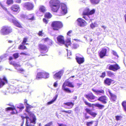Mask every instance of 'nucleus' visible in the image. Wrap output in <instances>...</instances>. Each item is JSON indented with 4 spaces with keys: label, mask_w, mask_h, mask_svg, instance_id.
Segmentation results:
<instances>
[{
    "label": "nucleus",
    "mask_w": 126,
    "mask_h": 126,
    "mask_svg": "<svg viewBox=\"0 0 126 126\" xmlns=\"http://www.w3.org/2000/svg\"><path fill=\"white\" fill-rule=\"evenodd\" d=\"M27 112L29 114L30 117L27 116L24 117L22 115L21 116V117L23 121L24 120L25 118L26 119V120L25 126H34V125H32L31 124L32 123L34 124H36V119L35 116L31 111V113H29L28 112Z\"/></svg>",
    "instance_id": "f257e3e1"
},
{
    "label": "nucleus",
    "mask_w": 126,
    "mask_h": 126,
    "mask_svg": "<svg viewBox=\"0 0 126 126\" xmlns=\"http://www.w3.org/2000/svg\"><path fill=\"white\" fill-rule=\"evenodd\" d=\"M51 26L53 30L58 31L63 27V25L61 21H54L52 22Z\"/></svg>",
    "instance_id": "f03ea898"
},
{
    "label": "nucleus",
    "mask_w": 126,
    "mask_h": 126,
    "mask_svg": "<svg viewBox=\"0 0 126 126\" xmlns=\"http://www.w3.org/2000/svg\"><path fill=\"white\" fill-rule=\"evenodd\" d=\"M12 31V29L10 27L4 26L2 27L0 32L2 35H6L11 33Z\"/></svg>",
    "instance_id": "7ed1b4c3"
},
{
    "label": "nucleus",
    "mask_w": 126,
    "mask_h": 126,
    "mask_svg": "<svg viewBox=\"0 0 126 126\" xmlns=\"http://www.w3.org/2000/svg\"><path fill=\"white\" fill-rule=\"evenodd\" d=\"M34 5L33 3L30 2H26L23 5V7L28 11L33 10L34 7Z\"/></svg>",
    "instance_id": "20e7f679"
},
{
    "label": "nucleus",
    "mask_w": 126,
    "mask_h": 126,
    "mask_svg": "<svg viewBox=\"0 0 126 126\" xmlns=\"http://www.w3.org/2000/svg\"><path fill=\"white\" fill-rule=\"evenodd\" d=\"M10 16L11 17H13V18L12 19L9 18V19L10 21H12V22L15 26L21 28H23L22 24L17 21L12 15H10Z\"/></svg>",
    "instance_id": "39448f33"
},
{
    "label": "nucleus",
    "mask_w": 126,
    "mask_h": 126,
    "mask_svg": "<svg viewBox=\"0 0 126 126\" xmlns=\"http://www.w3.org/2000/svg\"><path fill=\"white\" fill-rule=\"evenodd\" d=\"M38 49L42 53H45L47 52L48 49L47 47L42 44H39L38 45Z\"/></svg>",
    "instance_id": "423d86ee"
},
{
    "label": "nucleus",
    "mask_w": 126,
    "mask_h": 126,
    "mask_svg": "<svg viewBox=\"0 0 126 126\" xmlns=\"http://www.w3.org/2000/svg\"><path fill=\"white\" fill-rule=\"evenodd\" d=\"M120 67L117 64L110 65L109 66L108 69L110 70L113 71H117L120 69Z\"/></svg>",
    "instance_id": "0eeeda50"
},
{
    "label": "nucleus",
    "mask_w": 126,
    "mask_h": 126,
    "mask_svg": "<svg viewBox=\"0 0 126 126\" xmlns=\"http://www.w3.org/2000/svg\"><path fill=\"white\" fill-rule=\"evenodd\" d=\"M77 21L80 27H83L87 24L86 22L81 18H78L77 20Z\"/></svg>",
    "instance_id": "6e6552de"
},
{
    "label": "nucleus",
    "mask_w": 126,
    "mask_h": 126,
    "mask_svg": "<svg viewBox=\"0 0 126 126\" xmlns=\"http://www.w3.org/2000/svg\"><path fill=\"white\" fill-rule=\"evenodd\" d=\"M28 100L26 99L24 100V104L25 105L26 108L25 111L27 112H28L29 113H30L31 111L30 109L33 108V107L30 105L28 103Z\"/></svg>",
    "instance_id": "1a4fd4ad"
},
{
    "label": "nucleus",
    "mask_w": 126,
    "mask_h": 126,
    "mask_svg": "<svg viewBox=\"0 0 126 126\" xmlns=\"http://www.w3.org/2000/svg\"><path fill=\"white\" fill-rule=\"evenodd\" d=\"M11 107H8L5 109V110L6 111L9 110H12L11 113L12 114H17L18 112V111L16 110L14 106H12Z\"/></svg>",
    "instance_id": "9d476101"
},
{
    "label": "nucleus",
    "mask_w": 126,
    "mask_h": 126,
    "mask_svg": "<svg viewBox=\"0 0 126 126\" xmlns=\"http://www.w3.org/2000/svg\"><path fill=\"white\" fill-rule=\"evenodd\" d=\"M107 51V49L106 48H102L101 50L98 54L100 58L101 59H102L104 57L106 56Z\"/></svg>",
    "instance_id": "9b49d317"
},
{
    "label": "nucleus",
    "mask_w": 126,
    "mask_h": 126,
    "mask_svg": "<svg viewBox=\"0 0 126 126\" xmlns=\"http://www.w3.org/2000/svg\"><path fill=\"white\" fill-rule=\"evenodd\" d=\"M97 100L104 104H106L107 103L108 98L106 96L103 95L99 97Z\"/></svg>",
    "instance_id": "f8f14e48"
},
{
    "label": "nucleus",
    "mask_w": 126,
    "mask_h": 126,
    "mask_svg": "<svg viewBox=\"0 0 126 126\" xmlns=\"http://www.w3.org/2000/svg\"><path fill=\"white\" fill-rule=\"evenodd\" d=\"M84 96L91 101H92V100H94L96 98V97L92 93L85 94Z\"/></svg>",
    "instance_id": "ddd939ff"
},
{
    "label": "nucleus",
    "mask_w": 126,
    "mask_h": 126,
    "mask_svg": "<svg viewBox=\"0 0 126 126\" xmlns=\"http://www.w3.org/2000/svg\"><path fill=\"white\" fill-rule=\"evenodd\" d=\"M0 82L3 86L5 83H7L8 82V80L6 77L3 75L0 78Z\"/></svg>",
    "instance_id": "4468645a"
},
{
    "label": "nucleus",
    "mask_w": 126,
    "mask_h": 126,
    "mask_svg": "<svg viewBox=\"0 0 126 126\" xmlns=\"http://www.w3.org/2000/svg\"><path fill=\"white\" fill-rule=\"evenodd\" d=\"M63 73V70H61L58 72L54 74L53 76V78L54 79H60L61 77L62 76Z\"/></svg>",
    "instance_id": "2eb2a0df"
},
{
    "label": "nucleus",
    "mask_w": 126,
    "mask_h": 126,
    "mask_svg": "<svg viewBox=\"0 0 126 126\" xmlns=\"http://www.w3.org/2000/svg\"><path fill=\"white\" fill-rule=\"evenodd\" d=\"M113 81L111 79L109 78H106L104 80V83L106 86H109L111 85Z\"/></svg>",
    "instance_id": "dca6fc26"
},
{
    "label": "nucleus",
    "mask_w": 126,
    "mask_h": 126,
    "mask_svg": "<svg viewBox=\"0 0 126 126\" xmlns=\"http://www.w3.org/2000/svg\"><path fill=\"white\" fill-rule=\"evenodd\" d=\"M11 10L14 12H17L20 9V7L17 4H14L12 5L10 8Z\"/></svg>",
    "instance_id": "f3484780"
},
{
    "label": "nucleus",
    "mask_w": 126,
    "mask_h": 126,
    "mask_svg": "<svg viewBox=\"0 0 126 126\" xmlns=\"http://www.w3.org/2000/svg\"><path fill=\"white\" fill-rule=\"evenodd\" d=\"M58 41L60 43L64 44L65 41L64 39V36L62 35H59L57 37Z\"/></svg>",
    "instance_id": "a211bd4d"
},
{
    "label": "nucleus",
    "mask_w": 126,
    "mask_h": 126,
    "mask_svg": "<svg viewBox=\"0 0 126 126\" xmlns=\"http://www.w3.org/2000/svg\"><path fill=\"white\" fill-rule=\"evenodd\" d=\"M109 92L110 96V100L113 101H115L117 99V96L115 94L111 93L110 91H109Z\"/></svg>",
    "instance_id": "6ab92c4d"
},
{
    "label": "nucleus",
    "mask_w": 126,
    "mask_h": 126,
    "mask_svg": "<svg viewBox=\"0 0 126 126\" xmlns=\"http://www.w3.org/2000/svg\"><path fill=\"white\" fill-rule=\"evenodd\" d=\"M49 4L50 6H53L60 4V3L58 0H51L49 2Z\"/></svg>",
    "instance_id": "aec40b11"
},
{
    "label": "nucleus",
    "mask_w": 126,
    "mask_h": 126,
    "mask_svg": "<svg viewBox=\"0 0 126 126\" xmlns=\"http://www.w3.org/2000/svg\"><path fill=\"white\" fill-rule=\"evenodd\" d=\"M92 90L96 94H104L105 93L104 91L102 89L100 90H96L94 88H92Z\"/></svg>",
    "instance_id": "412c9836"
},
{
    "label": "nucleus",
    "mask_w": 126,
    "mask_h": 126,
    "mask_svg": "<svg viewBox=\"0 0 126 126\" xmlns=\"http://www.w3.org/2000/svg\"><path fill=\"white\" fill-rule=\"evenodd\" d=\"M77 62L79 64L82 63L84 62V57H77L76 58Z\"/></svg>",
    "instance_id": "4be33fe9"
},
{
    "label": "nucleus",
    "mask_w": 126,
    "mask_h": 126,
    "mask_svg": "<svg viewBox=\"0 0 126 126\" xmlns=\"http://www.w3.org/2000/svg\"><path fill=\"white\" fill-rule=\"evenodd\" d=\"M60 6V4L59 5H54L53 6H51V9L53 11L56 12L59 9Z\"/></svg>",
    "instance_id": "5701e85b"
},
{
    "label": "nucleus",
    "mask_w": 126,
    "mask_h": 126,
    "mask_svg": "<svg viewBox=\"0 0 126 126\" xmlns=\"http://www.w3.org/2000/svg\"><path fill=\"white\" fill-rule=\"evenodd\" d=\"M61 9L62 11L64 13H66L67 12V8L66 6L64 3L61 4Z\"/></svg>",
    "instance_id": "b1692460"
},
{
    "label": "nucleus",
    "mask_w": 126,
    "mask_h": 126,
    "mask_svg": "<svg viewBox=\"0 0 126 126\" xmlns=\"http://www.w3.org/2000/svg\"><path fill=\"white\" fill-rule=\"evenodd\" d=\"M42 40H44L45 42L48 41L49 43H48V45H49L51 46L53 44V42L48 37L43 38L42 39Z\"/></svg>",
    "instance_id": "393cba45"
},
{
    "label": "nucleus",
    "mask_w": 126,
    "mask_h": 126,
    "mask_svg": "<svg viewBox=\"0 0 126 126\" xmlns=\"http://www.w3.org/2000/svg\"><path fill=\"white\" fill-rule=\"evenodd\" d=\"M64 104L67 106H69L70 107V108H72L74 106V102H68L64 103Z\"/></svg>",
    "instance_id": "a878e982"
},
{
    "label": "nucleus",
    "mask_w": 126,
    "mask_h": 126,
    "mask_svg": "<svg viewBox=\"0 0 126 126\" xmlns=\"http://www.w3.org/2000/svg\"><path fill=\"white\" fill-rule=\"evenodd\" d=\"M43 78V72H38L36 76V79H39Z\"/></svg>",
    "instance_id": "bb28decb"
},
{
    "label": "nucleus",
    "mask_w": 126,
    "mask_h": 126,
    "mask_svg": "<svg viewBox=\"0 0 126 126\" xmlns=\"http://www.w3.org/2000/svg\"><path fill=\"white\" fill-rule=\"evenodd\" d=\"M58 95H56L51 101L48 102L47 103V105H49L54 103L58 97Z\"/></svg>",
    "instance_id": "cd10ccee"
},
{
    "label": "nucleus",
    "mask_w": 126,
    "mask_h": 126,
    "mask_svg": "<svg viewBox=\"0 0 126 126\" xmlns=\"http://www.w3.org/2000/svg\"><path fill=\"white\" fill-rule=\"evenodd\" d=\"M9 63L10 64L13 65L15 67H20V64L17 63L14 61H10Z\"/></svg>",
    "instance_id": "c85d7f7f"
},
{
    "label": "nucleus",
    "mask_w": 126,
    "mask_h": 126,
    "mask_svg": "<svg viewBox=\"0 0 126 126\" xmlns=\"http://www.w3.org/2000/svg\"><path fill=\"white\" fill-rule=\"evenodd\" d=\"M39 10L41 12L44 13L46 11V9L44 6L43 5H41L40 6L39 8Z\"/></svg>",
    "instance_id": "c756f323"
},
{
    "label": "nucleus",
    "mask_w": 126,
    "mask_h": 126,
    "mask_svg": "<svg viewBox=\"0 0 126 126\" xmlns=\"http://www.w3.org/2000/svg\"><path fill=\"white\" fill-rule=\"evenodd\" d=\"M107 75L108 76L110 77H114L115 76V74L110 71H107Z\"/></svg>",
    "instance_id": "7c9ffc66"
},
{
    "label": "nucleus",
    "mask_w": 126,
    "mask_h": 126,
    "mask_svg": "<svg viewBox=\"0 0 126 126\" xmlns=\"http://www.w3.org/2000/svg\"><path fill=\"white\" fill-rule=\"evenodd\" d=\"M89 9H86L83 12L82 15L89 16Z\"/></svg>",
    "instance_id": "2f4dec72"
},
{
    "label": "nucleus",
    "mask_w": 126,
    "mask_h": 126,
    "mask_svg": "<svg viewBox=\"0 0 126 126\" xmlns=\"http://www.w3.org/2000/svg\"><path fill=\"white\" fill-rule=\"evenodd\" d=\"M62 89L65 92L68 93H71L73 91H72L69 88H66L65 87H62Z\"/></svg>",
    "instance_id": "473e14b6"
},
{
    "label": "nucleus",
    "mask_w": 126,
    "mask_h": 126,
    "mask_svg": "<svg viewBox=\"0 0 126 126\" xmlns=\"http://www.w3.org/2000/svg\"><path fill=\"white\" fill-rule=\"evenodd\" d=\"M65 46L68 47V46L70 45L71 44V40L69 39H67L64 43Z\"/></svg>",
    "instance_id": "72a5a7b5"
},
{
    "label": "nucleus",
    "mask_w": 126,
    "mask_h": 126,
    "mask_svg": "<svg viewBox=\"0 0 126 126\" xmlns=\"http://www.w3.org/2000/svg\"><path fill=\"white\" fill-rule=\"evenodd\" d=\"M95 107H98L99 109H102L104 107L103 105L100 104L99 103H96L94 105Z\"/></svg>",
    "instance_id": "f704fd0d"
},
{
    "label": "nucleus",
    "mask_w": 126,
    "mask_h": 126,
    "mask_svg": "<svg viewBox=\"0 0 126 126\" xmlns=\"http://www.w3.org/2000/svg\"><path fill=\"white\" fill-rule=\"evenodd\" d=\"M52 16L51 14L49 12H47L45 15V17L47 18H50Z\"/></svg>",
    "instance_id": "c9c22d12"
},
{
    "label": "nucleus",
    "mask_w": 126,
    "mask_h": 126,
    "mask_svg": "<svg viewBox=\"0 0 126 126\" xmlns=\"http://www.w3.org/2000/svg\"><path fill=\"white\" fill-rule=\"evenodd\" d=\"M28 39V38L27 37L24 38H23V41L22 42V44L23 45H28V43H26Z\"/></svg>",
    "instance_id": "e433bc0d"
},
{
    "label": "nucleus",
    "mask_w": 126,
    "mask_h": 126,
    "mask_svg": "<svg viewBox=\"0 0 126 126\" xmlns=\"http://www.w3.org/2000/svg\"><path fill=\"white\" fill-rule=\"evenodd\" d=\"M24 45L22 44L19 45L18 47V49L21 50H24L27 49V48Z\"/></svg>",
    "instance_id": "4c0bfd02"
},
{
    "label": "nucleus",
    "mask_w": 126,
    "mask_h": 126,
    "mask_svg": "<svg viewBox=\"0 0 126 126\" xmlns=\"http://www.w3.org/2000/svg\"><path fill=\"white\" fill-rule=\"evenodd\" d=\"M49 77V74L46 72H43V78L45 79L48 78Z\"/></svg>",
    "instance_id": "58836bf2"
},
{
    "label": "nucleus",
    "mask_w": 126,
    "mask_h": 126,
    "mask_svg": "<svg viewBox=\"0 0 126 126\" xmlns=\"http://www.w3.org/2000/svg\"><path fill=\"white\" fill-rule=\"evenodd\" d=\"M124 110L126 112V101H124L122 103Z\"/></svg>",
    "instance_id": "ea45409f"
},
{
    "label": "nucleus",
    "mask_w": 126,
    "mask_h": 126,
    "mask_svg": "<svg viewBox=\"0 0 126 126\" xmlns=\"http://www.w3.org/2000/svg\"><path fill=\"white\" fill-rule=\"evenodd\" d=\"M70 82L67 80L65 81L63 83L62 87H66V86H68Z\"/></svg>",
    "instance_id": "a19ab883"
},
{
    "label": "nucleus",
    "mask_w": 126,
    "mask_h": 126,
    "mask_svg": "<svg viewBox=\"0 0 126 126\" xmlns=\"http://www.w3.org/2000/svg\"><path fill=\"white\" fill-rule=\"evenodd\" d=\"M91 2L93 4H96L98 3L100 0H90Z\"/></svg>",
    "instance_id": "79ce46f5"
},
{
    "label": "nucleus",
    "mask_w": 126,
    "mask_h": 126,
    "mask_svg": "<svg viewBox=\"0 0 126 126\" xmlns=\"http://www.w3.org/2000/svg\"><path fill=\"white\" fill-rule=\"evenodd\" d=\"M0 5L4 10L7 12H8V9L5 7V5L3 4L1 2H0Z\"/></svg>",
    "instance_id": "37998d69"
},
{
    "label": "nucleus",
    "mask_w": 126,
    "mask_h": 126,
    "mask_svg": "<svg viewBox=\"0 0 126 126\" xmlns=\"http://www.w3.org/2000/svg\"><path fill=\"white\" fill-rule=\"evenodd\" d=\"M79 46L78 45L77 43H74L73 44L72 47L73 49H76Z\"/></svg>",
    "instance_id": "c03bdc74"
},
{
    "label": "nucleus",
    "mask_w": 126,
    "mask_h": 126,
    "mask_svg": "<svg viewBox=\"0 0 126 126\" xmlns=\"http://www.w3.org/2000/svg\"><path fill=\"white\" fill-rule=\"evenodd\" d=\"M61 111L63 112H65L66 113H67L68 114H70L72 113V111L71 110H62Z\"/></svg>",
    "instance_id": "a18cd8bd"
},
{
    "label": "nucleus",
    "mask_w": 126,
    "mask_h": 126,
    "mask_svg": "<svg viewBox=\"0 0 126 126\" xmlns=\"http://www.w3.org/2000/svg\"><path fill=\"white\" fill-rule=\"evenodd\" d=\"M17 108L19 109L20 110H22L24 109V107L23 104H20L19 106L17 107Z\"/></svg>",
    "instance_id": "49530a36"
},
{
    "label": "nucleus",
    "mask_w": 126,
    "mask_h": 126,
    "mask_svg": "<svg viewBox=\"0 0 126 126\" xmlns=\"http://www.w3.org/2000/svg\"><path fill=\"white\" fill-rule=\"evenodd\" d=\"M13 0H7L6 3L8 5L12 4L13 3Z\"/></svg>",
    "instance_id": "de8ad7c7"
},
{
    "label": "nucleus",
    "mask_w": 126,
    "mask_h": 126,
    "mask_svg": "<svg viewBox=\"0 0 126 126\" xmlns=\"http://www.w3.org/2000/svg\"><path fill=\"white\" fill-rule=\"evenodd\" d=\"M83 101L84 102L86 105L88 106L89 107H92V106L93 104H92L91 103L88 102L85 100H83Z\"/></svg>",
    "instance_id": "09e8293b"
},
{
    "label": "nucleus",
    "mask_w": 126,
    "mask_h": 126,
    "mask_svg": "<svg viewBox=\"0 0 126 126\" xmlns=\"http://www.w3.org/2000/svg\"><path fill=\"white\" fill-rule=\"evenodd\" d=\"M90 114L93 117H95L97 115V113L95 112L91 111Z\"/></svg>",
    "instance_id": "8fccbe9b"
},
{
    "label": "nucleus",
    "mask_w": 126,
    "mask_h": 126,
    "mask_svg": "<svg viewBox=\"0 0 126 126\" xmlns=\"http://www.w3.org/2000/svg\"><path fill=\"white\" fill-rule=\"evenodd\" d=\"M95 12V10L94 9H93L91 11H90L89 9V16L94 14Z\"/></svg>",
    "instance_id": "3c124183"
},
{
    "label": "nucleus",
    "mask_w": 126,
    "mask_h": 126,
    "mask_svg": "<svg viewBox=\"0 0 126 126\" xmlns=\"http://www.w3.org/2000/svg\"><path fill=\"white\" fill-rule=\"evenodd\" d=\"M111 53L117 57L118 58L119 57V56L117 52L115 51L112 50Z\"/></svg>",
    "instance_id": "603ef678"
},
{
    "label": "nucleus",
    "mask_w": 126,
    "mask_h": 126,
    "mask_svg": "<svg viewBox=\"0 0 126 126\" xmlns=\"http://www.w3.org/2000/svg\"><path fill=\"white\" fill-rule=\"evenodd\" d=\"M115 120L116 121H118L120 120L122 118V116H121L117 115L115 116Z\"/></svg>",
    "instance_id": "864d4df0"
},
{
    "label": "nucleus",
    "mask_w": 126,
    "mask_h": 126,
    "mask_svg": "<svg viewBox=\"0 0 126 126\" xmlns=\"http://www.w3.org/2000/svg\"><path fill=\"white\" fill-rule=\"evenodd\" d=\"M94 121H92L90 122H86V125L87 126H89L93 124Z\"/></svg>",
    "instance_id": "5fc2aeb1"
},
{
    "label": "nucleus",
    "mask_w": 126,
    "mask_h": 126,
    "mask_svg": "<svg viewBox=\"0 0 126 126\" xmlns=\"http://www.w3.org/2000/svg\"><path fill=\"white\" fill-rule=\"evenodd\" d=\"M106 76V72H102L101 75L100 76V77L102 78H104Z\"/></svg>",
    "instance_id": "6e6d98bb"
},
{
    "label": "nucleus",
    "mask_w": 126,
    "mask_h": 126,
    "mask_svg": "<svg viewBox=\"0 0 126 126\" xmlns=\"http://www.w3.org/2000/svg\"><path fill=\"white\" fill-rule=\"evenodd\" d=\"M13 56L15 59H16L19 57L18 53H14L13 54Z\"/></svg>",
    "instance_id": "4d7b16f0"
},
{
    "label": "nucleus",
    "mask_w": 126,
    "mask_h": 126,
    "mask_svg": "<svg viewBox=\"0 0 126 126\" xmlns=\"http://www.w3.org/2000/svg\"><path fill=\"white\" fill-rule=\"evenodd\" d=\"M85 111L86 112L88 113L89 114H90V113L91 112V111H92V110L88 108H86L85 109Z\"/></svg>",
    "instance_id": "13d9d810"
},
{
    "label": "nucleus",
    "mask_w": 126,
    "mask_h": 126,
    "mask_svg": "<svg viewBox=\"0 0 126 126\" xmlns=\"http://www.w3.org/2000/svg\"><path fill=\"white\" fill-rule=\"evenodd\" d=\"M52 125V122H50L47 124L45 125L44 126H51Z\"/></svg>",
    "instance_id": "bf43d9fd"
},
{
    "label": "nucleus",
    "mask_w": 126,
    "mask_h": 126,
    "mask_svg": "<svg viewBox=\"0 0 126 126\" xmlns=\"http://www.w3.org/2000/svg\"><path fill=\"white\" fill-rule=\"evenodd\" d=\"M90 26L92 29H93L95 27V26L94 24L93 23H92L90 24Z\"/></svg>",
    "instance_id": "052dcab7"
},
{
    "label": "nucleus",
    "mask_w": 126,
    "mask_h": 126,
    "mask_svg": "<svg viewBox=\"0 0 126 126\" xmlns=\"http://www.w3.org/2000/svg\"><path fill=\"white\" fill-rule=\"evenodd\" d=\"M68 86L71 88H74V85L72 84V82H70Z\"/></svg>",
    "instance_id": "680f3d73"
},
{
    "label": "nucleus",
    "mask_w": 126,
    "mask_h": 126,
    "mask_svg": "<svg viewBox=\"0 0 126 126\" xmlns=\"http://www.w3.org/2000/svg\"><path fill=\"white\" fill-rule=\"evenodd\" d=\"M43 34L42 30L40 31L38 33V35L40 36H42Z\"/></svg>",
    "instance_id": "e2e57ef3"
},
{
    "label": "nucleus",
    "mask_w": 126,
    "mask_h": 126,
    "mask_svg": "<svg viewBox=\"0 0 126 126\" xmlns=\"http://www.w3.org/2000/svg\"><path fill=\"white\" fill-rule=\"evenodd\" d=\"M32 16L31 17L29 18H28V19L30 20H32L34 19V16L33 15L31 14V15Z\"/></svg>",
    "instance_id": "0e129e2a"
},
{
    "label": "nucleus",
    "mask_w": 126,
    "mask_h": 126,
    "mask_svg": "<svg viewBox=\"0 0 126 126\" xmlns=\"http://www.w3.org/2000/svg\"><path fill=\"white\" fill-rule=\"evenodd\" d=\"M74 110L75 111L78 112L80 110V109H79L78 107H77L75 108L74 109Z\"/></svg>",
    "instance_id": "69168bd1"
},
{
    "label": "nucleus",
    "mask_w": 126,
    "mask_h": 126,
    "mask_svg": "<svg viewBox=\"0 0 126 126\" xmlns=\"http://www.w3.org/2000/svg\"><path fill=\"white\" fill-rule=\"evenodd\" d=\"M43 21L46 24L48 23V21L45 18L43 19Z\"/></svg>",
    "instance_id": "338daca9"
},
{
    "label": "nucleus",
    "mask_w": 126,
    "mask_h": 126,
    "mask_svg": "<svg viewBox=\"0 0 126 126\" xmlns=\"http://www.w3.org/2000/svg\"><path fill=\"white\" fill-rule=\"evenodd\" d=\"M82 17L87 20H89L88 17L86 16H83Z\"/></svg>",
    "instance_id": "774afa93"
}]
</instances>
